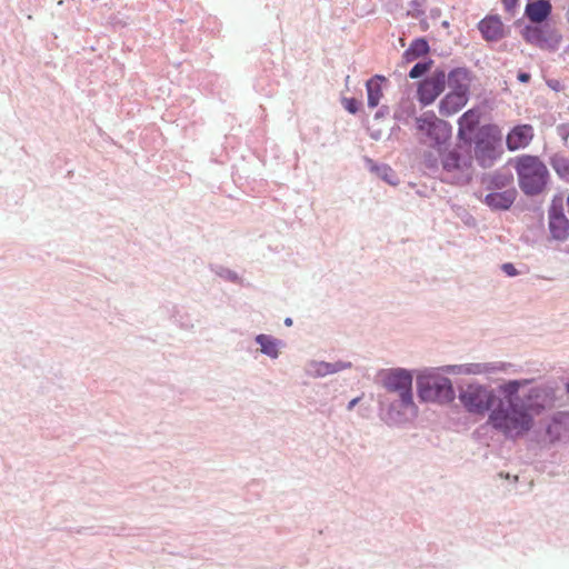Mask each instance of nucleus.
<instances>
[{
    "mask_svg": "<svg viewBox=\"0 0 569 569\" xmlns=\"http://www.w3.org/2000/svg\"><path fill=\"white\" fill-rule=\"evenodd\" d=\"M380 116H382V112L378 111V112L376 113V117L378 118V117H380Z\"/></svg>",
    "mask_w": 569,
    "mask_h": 569,
    "instance_id": "4c0bfd02",
    "label": "nucleus"
},
{
    "mask_svg": "<svg viewBox=\"0 0 569 569\" xmlns=\"http://www.w3.org/2000/svg\"><path fill=\"white\" fill-rule=\"evenodd\" d=\"M551 10L549 0H536L527 3L525 14L530 22L540 24L549 18Z\"/></svg>",
    "mask_w": 569,
    "mask_h": 569,
    "instance_id": "6ab92c4d",
    "label": "nucleus"
},
{
    "mask_svg": "<svg viewBox=\"0 0 569 569\" xmlns=\"http://www.w3.org/2000/svg\"><path fill=\"white\" fill-rule=\"evenodd\" d=\"M378 410L380 420L388 427H402L412 422L419 413L415 396L389 397L379 395Z\"/></svg>",
    "mask_w": 569,
    "mask_h": 569,
    "instance_id": "20e7f679",
    "label": "nucleus"
},
{
    "mask_svg": "<svg viewBox=\"0 0 569 569\" xmlns=\"http://www.w3.org/2000/svg\"><path fill=\"white\" fill-rule=\"evenodd\" d=\"M501 270L508 276V277H516L519 274L517 268L511 262H506L501 266Z\"/></svg>",
    "mask_w": 569,
    "mask_h": 569,
    "instance_id": "c756f323",
    "label": "nucleus"
},
{
    "mask_svg": "<svg viewBox=\"0 0 569 569\" xmlns=\"http://www.w3.org/2000/svg\"><path fill=\"white\" fill-rule=\"evenodd\" d=\"M479 30L488 41H497L503 37V24L498 17H487L479 22Z\"/></svg>",
    "mask_w": 569,
    "mask_h": 569,
    "instance_id": "aec40b11",
    "label": "nucleus"
},
{
    "mask_svg": "<svg viewBox=\"0 0 569 569\" xmlns=\"http://www.w3.org/2000/svg\"><path fill=\"white\" fill-rule=\"evenodd\" d=\"M342 103L345 109L351 114L357 113L359 110L360 102L356 98H343Z\"/></svg>",
    "mask_w": 569,
    "mask_h": 569,
    "instance_id": "c85d7f7f",
    "label": "nucleus"
},
{
    "mask_svg": "<svg viewBox=\"0 0 569 569\" xmlns=\"http://www.w3.org/2000/svg\"><path fill=\"white\" fill-rule=\"evenodd\" d=\"M479 123V114L476 110L466 111L458 120V139L467 144L472 141V132Z\"/></svg>",
    "mask_w": 569,
    "mask_h": 569,
    "instance_id": "a211bd4d",
    "label": "nucleus"
},
{
    "mask_svg": "<svg viewBox=\"0 0 569 569\" xmlns=\"http://www.w3.org/2000/svg\"><path fill=\"white\" fill-rule=\"evenodd\" d=\"M548 227L552 239L557 241H566L569 238V220L563 213L561 203L555 201L548 211Z\"/></svg>",
    "mask_w": 569,
    "mask_h": 569,
    "instance_id": "ddd939ff",
    "label": "nucleus"
},
{
    "mask_svg": "<svg viewBox=\"0 0 569 569\" xmlns=\"http://www.w3.org/2000/svg\"><path fill=\"white\" fill-rule=\"evenodd\" d=\"M511 183V178L502 174V173H495L490 177L487 189L492 191H502L507 188H510L509 184Z\"/></svg>",
    "mask_w": 569,
    "mask_h": 569,
    "instance_id": "a878e982",
    "label": "nucleus"
},
{
    "mask_svg": "<svg viewBox=\"0 0 569 569\" xmlns=\"http://www.w3.org/2000/svg\"><path fill=\"white\" fill-rule=\"evenodd\" d=\"M385 80L386 78L383 76L377 74L367 81L366 88L369 108H376L379 104L382 97L381 81Z\"/></svg>",
    "mask_w": 569,
    "mask_h": 569,
    "instance_id": "4be33fe9",
    "label": "nucleus"
},
{
    "mask_svg": "<svg viewBox=\"0 0 569 569\" xmlns=\"http://www.w3.org/2000/svg\"><path fill=\"white\" fill-rule=\"evenodd\" d=\"M441 158V170L445 179L455 184H467L472 178L471 156L460 152L458 149L447 150L442 148L438 152Z\"/></svg>",
    "mask_w": 569,
    "mask_h": 569,
    "instance_id": "423d86ee",
    "label": "nucleus"
},
{
    "mask_svg": "<svg viewBox=\"0 0 569 569\" xmlns=\"http://www.w3.org/2000/svg\"><path fill=\"white\" fill-rule=\"evenodd\" d=\"M517 198V190L513 187L502 191H492L486 194L483 203L495 211H505L511 208Z\"/></svg>",
    "mask_w": 569,
    "mask_h": 569,
    "instance_id": "2eb2a0df",
    "label": "nucleus"
},
{
    "mask_svg": "<svg viewBox=\"0 0 569 569\" xmlns=\"http://www.w3.org/2000/svg\"><path fill=\"white\" fill-rule=\"evenodd\" d=\"M429 43L425 38L415 39L409 48L403 52V59L406 62H412L421 56L429 52Z\"/></svg>",
    "mask_w": 569,
    "mask_h": 569,
    "instance_id": "5701e85b",
    "label": "nucleus"
},
{
    "mask_svg": "<svg viewBox=\"0 0 569 569\" xmlns=\"http://www.w3.org/2000/svg\"><path fill=\"white\" fill-rule=\"evenodd\" d=\"M254 341L259 346V351L271 360L278 359L281 349L286 347L283 340L271 335L260 333L256 336Z\"/></svg>",
    "mask_w": 569,
    "mask_h": 569,
    "instance_id": "f3484780",
    "label": "nucleus"
},
{
    "mask_svg": "<svg viewBox=\"0 0 569 569\" xmlns=\"http://www.w3.org/2000/svg\"><path fill=\"white\" fill-rule=\"evenodd\" d=\"M529 380H509L492 389L469 383L459 390L458 399L466 412L473 416L488 413L487 425L507 440L523 438L535 426V419L553 403V391L547 387H532L526 395L520 388Z\"/></svg>",
    "mask_w": 569,
    "mask_h": 569,
    "instance_id": "f257e3e1",
    "label": "nucleus"
},
{
    "mask_svg": "<svg viewBox=\"0 0 569 569\" xmlns=\"http://www.w3.org/2000/svg\"><path fill=\"white\" fill-rule=\"evenodd\" d=\"M550 166L556 171V173L561 178L562 180L569 182V158L560 154L555 153L550 158Z\"/></svg>",
    "mask_w": 569,
    "mask_h": 569,
    "instance_id": "b1692460",
    "label": "nucleus"
},
{
    "mask_svg": "<svg viewBox=\"0 0 569 569\" xmlns=\"http://www.w3.org/2000/svg\"><path fill=\"white\" fill-rule=\"evenodd\" d=\"M417 130L422 134L421 142L441 152L447 147L452 132L449 122L436 117L433 112H425L416 119Z\"/></svg>",
    "mask_w": 569,
    "mask_h": 569,
    "instance_id": "39448f33",
    "label": "nucleus"
},
{
    "mask_svg": "<svg viewBox=\"0 0 569 569\" xmlns=\"http://www.w3.org/2000/svg\"><path fill=\"white\" fill-rule=\"evenodd\" d=\"M522 36L525 40L539 48H555L559 41V34L548 24L527 26Z\"/></svg>",
    "mask_w": 569,
    "mask_h": 569,
    "instance_id": "9d476101",
    "label": "nucleus"
},
{
    "mask_svg": "<svg viewBox=\"0 0 569 569\" xmlns=\"http://www.w3.org/2000/svg\"><path fill=\"white\" fill-rule=\"evenodd\" d=\"M501 1L505 6L506 10L509 12L516 8L517 2H518V0H501Z\"/></svg>",
    "mask_w": 569,
    "mask_h": 569,
    "instance_id": "2f4dec72",
    "label": "nucleus"
},
{
    "mask_svg": "<svg viewBox=\"0 0 569 569\" xmlns=\"http://www.w3.org/2000/svg\"><path fill=\"white\" fill-rule=\"evenodd\" d=\"M413 3H415L416 6H419V2H418V0H415V1H413Z\"/></svg>",
    "mask_w": 569,
    "mask_h": 569,
    "instance_id": "58836bf2",
    "label": "nucleus"
},
{
    "mask_svg": "<svg viewBox=\"0 0 569 569\" xmlns=\"http://www.w3.org/2000/svg\"><path fill=\"white\" fill-rule=\"evenodd\" d=\"M557 130H558V134L562 138V140L565 142H567L568 137H569V130L567 129V127L566 126H559L557 128Z\"/></svg>",
    "mask_w": 569,
    "mask_h": 569,
    "instance_id": "7c9ffc66",
    "label": "nucleus"
},
{
    "mask_svg": "<svg viewBox=\"0 0 569 569\" xmlns=\"http://www.w3.org/2000/svg\"><path fill=\"white\" fill-rule=\"evenodd\" d=\"M423 164L432 173H436L441 168V158L435 154L432 151H427L423 154Z\"/></svg>",
    "mask_w": 569,
    "mask_h": 569,
    "instance_id": "bb28decb",
    "label": "nucleus"
},
{
    "mask_svg": "<svg viewBox=\"0 0 569 569\" xmlns=\"http://www.w3.org/2000/svg\"><path fill=\"white\" fill-rule=\"evenodd\" d=\"M366 166L368 170L389 184L396 186L398 183L397 177L393 170L385 163H377L372 159L366 158Z\"/></svg>",
    "mask_w": 569,
    "mask_h": 569,
    "instance_id": "412c9836",
    "label": "nucleus"
},
{
    "mask_svg": "<svg viewBox=\"0 0 569 569\" xmlns=\"http://www.w3.org/2000/svg\"><path fill=\"white\" fill-rule=\"evenodd\" d=\"M431 66L432 60L417 62L409 71V77L411 79H419L431 69Z\"/></svg>",
    "mask_w": 569,
    "mask_h": 569,
    "instance_id": "cd10ccee",
    "label": "nucleus"
},
{
    "mask_svg": "<svg viewBox=\"0 0 569 569\" xmlns=\"http://www.w3.org/2000/svg\"><path fill=\"white\" fill-rule=\"evenodd\" d=\"M370 137H371V139L378 141V140L381 139V131L380 130H372L370 132Z\"/></svg>",
    "mask_w": 569,
    "mask_h": 569,
    "instance_id": "f704fd0d",
    "label": "nucleus"
},
{
    "mask_svg": "<svg viewBox=\"0 0 569 569\" xmlns=\"http://www.w3.org/2000/svg\"><path fill=\"white\" fill-rule=\"evenodd\" d=\"M352 368L350 361L338 360L335 362H327L323 360L310 359L305 365V373L313 379L325 378Z\"/></svg>",
    "mask_w": 569,
    "mask_h": 569,
    "instance_id": "f8f14e48",
    "label": "nucleus"
},
{
    "mask_svg": "<svg viewBox=\"0 0 569 569\" xmlns=\"http://www.w3.org/2000/svg\"><path fill=\"white\" fill-rule=\"evenodd\" d=\"M500 131L496 127H483L475 141V158L481 168H491L501 157Z\"/></svg>",
    "mask_w": 569,
    "mask_h": 569,
    "instance_id": "6e6552de",
    "label": "nucleus"
},
{
    "mask_svg": "<svg viewBox=\"0 0 569 569\" xmlns=\"http://www.w3.org/2000/svg\"><path fill=\"white\" fill-rule=\"evenodd\" d=\"M567 440H569V411H559L546 425L543 441L553 445Z\"/></svg>",
    "mask_w": 569,
    "mask_h": 569,
    "instance_id": "9b49d317",
    "label": "nucleus"
},
{
    "mask_svg": "<svg viewBox=\"0 0 569 569\" xmlns=\"http://www.w3.org/2000/svg\"><path fill=\"white\" fill-rule=\"evenodd\" d=\"M533 137L532 127L528 124L515 127L507 136L506 143L510 151L527 147Z\"/></svg>",
    "mask_w": 569,
    "mask_h": 569,
    "instance_id": "dca6fc26",
    "label": "nucleus"
},
{
    "mask_svg": "<svg viewBox=\"0 0 569 569\" xmlns=\"http://www.w3.org/2000/svg\"><path fill=\"white\" fill-rule=\"evenodd\" d=\"M515 170L518 186L527 197L541 196L548 189L550 173L547 166L537 156H519L515 162Z\"/></svg>",
    "mask_w": 569,
    "mask_h": 569,
    "instance_id": "7ed1b4c3",
    "label": "nucleus"
},
{
    "mask_svg": "<svg viewBox=\"0 0 569 569\" xmlns=\"http://www.w3.org/2000/svg\"><path fill=\"white\" fill-rule=\"evenodd\" d=\"M417 370L402 367L381 369L377 373L378 383L386 390L385 396H415L413 379Z\"/></svg>",
    "mask_w": 569,
    "mask_h": 569,
    "instance_id": "0eeeda50",
    "label": "nucleus"
},
{
    "mask_svg": "<svg viewBox=\"0 0 569 569\" xmlns=\"http://www.w3.org/2000/svg\"><path fill=\"white\" fill-rule=\"evenodd\" d=\"M446 72L436 70L432 74L419 83L418 99L423 106L431 104L445 90Z\"/></svg>",
    "mask_w": 569,
    "mask_h": 569,
    "instance_id": "1a4fd4ad",
    "label": "nucleus"
},
{
    "mask_svg": "<svg viewBox=\"0 0 569 569\" xmlns=\"http://www.w3.org/2000/svg\"><path fill=\"white\" fill-rule=\"evenodd\" d=\"M467 93L468 86H457V90H452L440 101V114L449 117L461 110L468 101Z\"/></svg>",
    "mask_w": 569,
    "mask_h": 569,
    "instance_id": "4468645a",
    "label": "nucleus"
},
{
    "mask_svg": "<svg viewBox=\"0 0 569 569\" xmlns=\"http://www.w3.org/2000/svg\"><path fill=\"white\" fill-rule=\"evenodd\" d=\"M517 78H518V80L520 82L527 83V82H529L531 76L528 72H522L521 71V72L518 73Z\"/></svg>",
    "mask_w": 569,
    "mask_h": 569,
    "instance_id": "473e14b6",
    "label": "nucleus"
},
{
    "mask_svg": "<svg viewBox=\"0 0 569 569\" xmlns=\"http://www.w3.org/2000/svg\"><path fill=\"white\" fill-rule=\"evenodd\" d=\"M284 325H286V326H291V325H292V319H291V318H287V319L284 320Z\"/></svg>",
    "mask_w": 569,
    "mask_h": 569,
    "instance_id": "c9c22d12",
    "label": "nucleus"
},
{
    "mask_svg": "<svg viewBox=\"0 0 569 569\" xmlns=\"http://www.w3.org/2000/svg\"><path fill=\"white\" fill-rule=\"evenodd\" d=\"M360 401V398H353L352 400H350L347 405V409L350 411L352 410L357 405L358 402Z\"/></svg>",
    "mask_w": 569,
    "mask_h": 569,
    "instance_id": "72a5a7b5",
    "label": "nucleus"
},
{
    "mask_svg": "<svg viewBox=\"0 0 569 569\" xmlns=\"http://www.w3.org/2000/svg\"><path fill=\"white\" fill-rule=\"evenodd\" d=\"M446 79H448L449 87L457 90V86H468V71L465 68L453 69L446 76Z\"/></svg>",
    "mask_w": 569,
    "mask_h": 569,
    "instance_id": "393cba45",
    "label": "nucleus"
},
{
    "mask_svg": "<svg viewBox=\"0 0 569 569\" xmlns=\"http://www.w3.org/2000/svg\"><path fill=\"white\" fill-rule=\"evenodd\" d=\"M511 363L502 361L447 365L416 372V391L422 403L448 406L456 399L453 383L446 375L492 377L506 372Z\"/></svg>",
    "mask_w": 569,
    "mask_h": 569,
    "instance_id": "f03ea898",
    "label": "nucleus"
},
{
    "mask_svg": "<svg viewBox=\"0 0 569 569\" xmlns=\"http://www.w3.org/2000/svg\"><path fill=\"white\" fill-rule=\"evenodd\" d=\"M565 388H566L567 393H569V380L566 382Z\"/></svg>",
    "mask_w": 569,
    "mask_h": 569,
    "instance_id": "e433bc0d",
    "label": "nucleus"
}]
</instances>
